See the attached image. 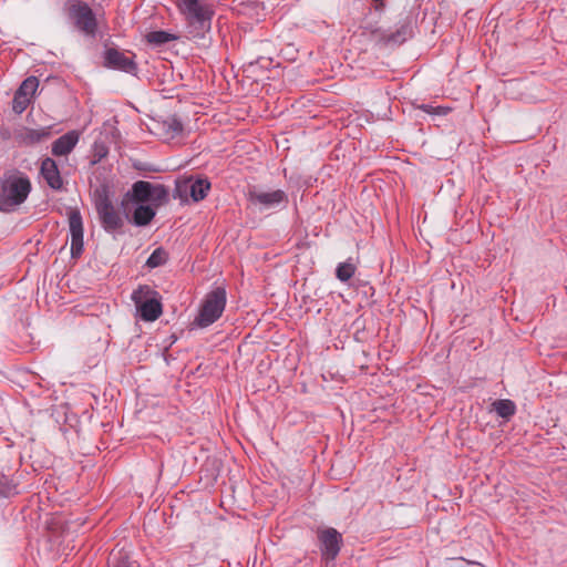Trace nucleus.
Returning <instances> with one entry per match:
<instances>
[{"label": "nucleus", "mask_w": 567, "mask_h": 567, "mask_svg": "<svg viewBox=\"0 0 567 567\" xmlns=\"http://www.w3.org/2000/svg\"><path fill=\"white\" fill-rule=\"evenodd\" d=\"M175 6L184 18L189 37L204 39L212 29L214 6L206 0H175Z\"/></svg>", "instance_id": "1"}, {"label": "nucleus", "mask_w": 567, "mask_h": 567, "mask_svg": "<svg viewBox=\"0 0 567 567\" xmlns=\"http://www.w3.org/2000/svg\"><path fill=\"white\" fill-rule=\"evenodd\" d=\"M31 192L30 179L21 173H6L0 178V212L10 213L25 202Z\"/></svg>", "instance_id": "2"}, {"label": "nucleus", "mask_w": 567, "mask_h": 567, "mask_svg": "<svg viewBox=\"0 0 567 567\" xmlns=\"http://www.w3.org/2000/svg\"><path fill=\"white\" fill-rule=\"evenodd\" d=\"M63 11L79 32L89 38L96 37L99 22L89 3L82 0H68Z\"/></svg>", "instance_id": "3"}, {"label": "nucleus", "mask_w": 567, "mask_h": 567, "mask_svg": "<svg viewBox=\"0 0 567 567\" xmlns=\"http://www.w3.org/2000/svg\"><path fill=\"white\" fill-rule=\"evenodd\" d=\"M361 35L379 47L400 45L412 38L413 30L410 22L402 23L395 31L384 30L377 23L364 22L360 25Z\"/></svg>", "instance_id": "4"}, {"label": "nucleus", "mask_w": 567, "mask_h": 567, "mask_svg": "<svg viewBox=\"0 0 567 567\" xmlns=\"http://www.w3.org/2000/svg\"><path fill=\"white\" fill-rule=\"evenodd\" d=\"M226 300L225 288L216 287L213 289L206 295L194 323L199 328H206L216 322L225 310Z\"/></svg>", "instance_id": "5"}, {"label": "nucleus", "mask_w": 567, "mask_h": 567, "mask_svg": "<svg viewBox=\"0 0 567 567\" xmlns=\"http://www.w3.org/2000/svg\"><path fill=\"white\" fill-rule=\"evenodd\" d=\"M161 295L147 285L140 286L132 293V300L144 321H155L162 316Z\"/></svg>", "instance_id": "6"}, {"label": "nucleus", "mask_w": 567, "mask_h": 567, "mask_svg": "<svg viewBox=\"0 0 567 567\" xmlns=\"http://www.w3.org/2000/svg\"><path fill=\"white\" fill-rule=\"evenodd\" d=\"M95 209L101 226L106 233L114 234L123 228L124 219L114 207L106 192L97 195L95 200Z\"/></svg>", "instance_id": "7"}, {"label": "nucleus", "mask_w": 567, "mask_h": 567, "mask_svg": "<svg viewBox=\"0 0 567 567\" xmlns=\"http://www.w3.org/2000/svg\"><path fill=\"white\" fill-rule=\"evenodd\" d=\"M135 54H126L115 48H109L104 51L103 65L111 70L121 71L127 74L136 75L138 71L137 63L134 60Z\"/></svg>", "instance_id": "8"}, {"label": "nucleus", "mask_w": 567, "mask_h": 567, "mask_svg": "<svg viewBox=\"0 0 567 567\" xmlns=\"http://www.w3.org/2000/svg\"><path fill=\"white\" fill-rule=\"evenodd\" d=\"M248 199L251 204L260 206L261 209L285 207L288 204V195L281 190H261L256 187L249 189Z\"/></svg>", "instance_id": "9"}, {"label": "nucleus", "mask_w": 567, "mask_h": 567, "mask_svg": "<svg viewBox=\"0 0 567 567\" xmlns=\"http://www.w3.org/2000/svg\"><path fill=\"white\" fill-rule=\"evenodd\" d=\"M317 536L322 557L326 560L336 559L342 544L341 534L336 528L327 527L319 529Z\"/></svg>", "instance_id": "10"}, {"label": "nucleus", "mask_w": 567, "mask_h": 567, "mask_svg": "<svg viewBox=\"0 0 567 567\" xmlns=\"http://www.w3.org/2000/svg\"><path fill=\"white\" fill-rule=\"evenodd\" d=\"M68 218L71 236V257L79 258L83 252V219L79 209H71Z\"/></svg>", "instance_id": "11"}, {"label": "nucleus", "mask_w": 567, "mask_h": 567, "mask_svg": "<svg viewBox=\"0 0 567 567\" xmlns=\"http://www.w3.org/2000/svg\"><path fill=\"white\" fill-rule=\"evenodd\" d=\"M153 184L146 181L135 182L131 189L123 196L121 206L125 213L131 212L132 204H146L151 199Z\"/></svg>", "instance_id": "12"}, {"label": "nucleus", "mask_w": 567, "mask_h": 567, "mask_svg": "<svg viewBox=\"0 0 567 567\" xmlns=\"http://www.w3.org/2000/svg\"><path fill=\"white\" fill-rule=\"evenodd\" d=\"M40 174L53 190H61L63 188V179L53 158L47 157L41 162Z\"/></svg>", "instance_id": "13"}, {"label": "nucleus", "mask_w": 567, "mask_h": 567, "mask_svg": "<svg viewBox=\"0 0 567 567\" xmlns=\"http://www.w3.org/2000/svg\"><path fill=\"white\" fill-rule=\"evenodd\" d=\"M78 142V133L75 131L68 132L53 142L52 154L54 156H65L73 151Z\"/></svg>", "instance_id": "14"}, {"label": "nucleus", "mask_w": 567, "mask_h": 567, "mask_svg": "<svg viewBox=\"0 0 567 567\" xmlns=\"http://www.w3.org/2000/svg\"><path fill=\"white\" fill-rule=\"evenodd\" d=\"M132 212V223L135 226L143 227L147 226L156 215V209L152 205L135 204Z\"/></svg>", "instance_id": "15"}, {"label": "nucleus", "mask_w": 567, "mask_h": 567, "mask_svg": "<svg viewBox=\"0 0 567 567\" xmlns=\"http://www.w3.org/2000/svg\"><path fill=\"white\" fill-rule=\"evenodd\" d=\"M178 40V35L168 31H151L145 35V41L153 47H162L168 42Z\"/></svg>", "instance_id": "16"}, {"label": "nucleus", "mask_w": 567, "mask_h": 567, "mask_svg": "<svg viewBox=\"0 0 567 567\" xmlns=\"http://www.w3.org/2000/svg\"><path fill=\"white\" fill-rule=\"evenodd\" d=\"M210 189V183L207 178H198L193 181L190 178V198L197 203L203 200Z\"/></svg>", "instance_id": "17"}, {"label": "nucleus", "mask_w": 567, "mask_h": 567, "mask_svg": "<svg viewBox=\"0 0 567 567\" xmlns=\"http://www.w3.org/2000/svg\"><path fill=\"white\" fill-rule=\"evenodd\" d=\"M168 202H169L168 188L162 184H153V188L151 189L150 205H152L156 209L157 207L165 205Z\"/></svg>", "instance_id": "18"}, {"label": "nucleus", "mask_w": 567, "mask_h": 567, "mask_svg": "<svg viewBox=\"0 0 567 567\" xmlns=\"http://www.w3.org/2000/svg\"><path fill=\"white\" fill-rule=\"evenodd\" d=\"M163 131L168 138H174L182 134L184 127L182 121L176 116L167 117L163 124Z\"/></svg>", "instance_id": "19"}, {"label": "nucleus", "mask_w": 567, "mask_h": 567, "mask_svg": "<svg viewBox=\"0 0 567 567\" xmlns=\"http://www.w3.org/2000/svg\"><path fill=\"white\" fill-rule=\"evenodd\" d=\"M50 136V131L48 127L39 128V130H27L22 135V142L25 145H34L37 143L47 140Z\"/></svg>", "instance_id": "20"}, {"label": "nucleus", "mask_w": 567, "mask_h": 567, "mask_svg": "<svg viewBox=\"0 0 567 567\" xmlns=\"http://www.w3.org/2000/svg\"><path fill=\"white\" fill-rule=\"evenodd\" d=\"M18 483L13 477L1 474L0 475V497H11L17 495L18 492Z\"/></svg>", "instance_id": "21"}, {"label": "nucleus", "mask_w": 567, "mask_h": 567, "mask_svg": "<svg viewBox=\"0 0 567 567\" xmlns=\"http://www.w3.org/2000/svg\"><path fill=\"white\" fill-rule=\"evenodd\" d=\"M494 411L503 419H509L515 414L516 406L511 400H496L493 403Z\"/></svg>", "instance_id": "22"}, {"label": "nucleus", "mask_w": 567, "mask_h": 567, "mask_svg": "<svg viewBox=\"0 0 567 567\" xmlns=\"http://www.w3.org/2000/svg\"><path fill=\"white\" fill-rule=\"evenodd\" d=\"M355 269L354 264H352L350 259L344 262H340L336 268V277L341 282H347L353 277Z\"/></svg>", "instance_id": "23"}, {"label": "nucleus", "mask_w": 567, "mask_h": 567, "mask_svg": "<svg viewBox=\"0 0 567 567\" xmlns=\"http://www.w3.org/2000/svg\"><path fill=\"white\" fill-rule=\"evenodd\" d=\"M167 260H168V254L166 252V250L163 247H158L151 254V256L147 258L145 265L148 268L153 269V268H157L159 266L165 265L167 262Z\"/></svg>", "instance_id": "24"}, {"label": "nucleus", "mask_w": 567, "mask_h": 567, "mask_svg": "<svg viewBox=\"0 0 567 567\" xmlns=\"http://www.w3.org/2000/svg\"><path fill=\"white\" fill-rule=\"evenodd\" d=\"M188 196H190V178L176 181L173 197L179 198L182 203H186L188 200Z\"/></svg>", "instance_id": "25"}, {"label": "nucleus", "mask_w": 567, "mask_h": 567, "mask_svg": "<svg viewBox=\"0 0 567 567\" xmlns=\"http://www.w3.org/2000/svg\"><path fill=\"white\" fill-rule=\"evenodd\" d=\"M38 86V79L35 76H29L21 83V85L16 92L31 100Z\"/></svg>", "instance_id": "26"}, {"label": "nucleus", "mask_w": 567, "mask_h": 567, "mask_svg": "<svg viewBox=\"0 0 567 567\" xmlns=\"http://www.w3.org/2000/svg\"><path fill=\"white\" fill-rule=\"evenodd\" d=\"M30 102L31 100L16 92L12 100V109L17 114H21L25 111Z\"/></svg>", "instance_id": "27"}, {"label": "nucleus", "mask_w": 567, "mask_h": 567, "mask_svg": "<svg viewBox=\"0 0 567 567\" xmlns=\"http://www.w3.org/2000/svg\"><path fill=\"white\" fill-rule=\"evenodd\" d=\"M114 567H132V565L127 561L126 558H121L114 564Z\"/></svg>", "instance_id": "28"}, {"label": "nucleus", "mask_w": 567, "mask_h": 567, "mask_svg": "<svg viewBox=\"0 0 567 567\" xmlns=\"http://www.w3.org/2000/svg\"><path fill=\"white\" fill-rule=\"evenodd\" d=\"M373 2L377 3V7L375 9L379 10V9H382L384 7V0H372Z\"/></svg>", "instance_id": "29"}, {"label": "nucleus", "mask_w": 567, "mask_h": 567, "mask_svg": "<svg viewBox=\"0 0 567 567\" xmlns=\"http://www.w3.org/2000/svg\"><path fill=\"white\" fill-rule=\"evenodd\" d=\"M422 109L429 113L431 112V110H433V107L430 105H423Z\"/></svg>", "instance_id": "30"}, {"label": "nucleus", "mask_w": 567, "mask_h": 567, "mask_svg": "<svg viewBox=\"0 0 567 567\" xmlns=\"http://www.w3.org/2000/svg\"><path fill=\"white\" fill-rule=\"evenodd\" d=\"M436 114H444L445 112L436 111Z\"/></svg>", "instance_id": "31"}]
</instances>
